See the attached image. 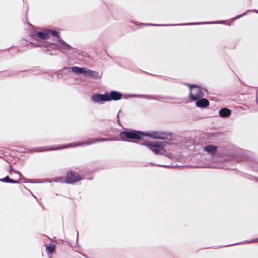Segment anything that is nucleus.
I'll return each mask as SVG.
<instances>
[{"instance_id": "5", "label": "nucleus", "mask_w": 258, "mask_h": 258, "mask_svg": "<svg viewBox=\"0 0 258 258\" xmlns=\"http://www.w3.org/2000/svg\"><path fill=\"white\" fill-rule=\"evenodd\" d=\"M92 100L95 103H99L102 101H109L108 94H94L91 97Z\"/></svg>"}, {"instance_id": "1", "label": "nucleus", "mask_w": 258, "mask_h": 258, "mask_svg": "<svg viewBox=\"0 0 258 258\" xmlns=\"http://www.w3.org/2000/svg\"><path fill=\"white\" fill-rule=\"evenodd\" d=\"M149 147L156 154H163L168 157L172 156V152L176 149V146L165 142H145L141 143Z\"/></svg>"}, {"instance_id": "16", "label": "nucleus", "mask_w": 258, "mask_h": 258, "mask_svg": "<svg viewBox=\"0 0 258 258\" xmlns=\"http://www.w3.org/2000/svg\"><path fill=\"white\" fill-rule=\"evenodd\" d=\"M59 148H61V147H57V148H55V149H59Z\"/></svg>"}, {"instance_id": "4", "label": "nucleus", "mask_w": 258, "mask_h": 258, "mask_svg": "<svg viewBox=\"0 0 258 258\" xmlns=\"http://www.w3.org/2000/svg\"><path fill=\"white\" fill-rule=\"evenodd\" d=\"M189 87L190 89L189 97L193 100H198L203 96V90L201 88L195 85H190Z\"/></svg>"}, {"instance_id": "13", "label": "nucleus", "mask_w": 258, "mask_h": 258, "mask_svg": "<svg viewBox=\"0 0 258 258\" xmlns=\"http://www.w3.org/2000/svg\"><path fill=\"white\" fill-rule=\"evenodd\" d=\"M60 47L61 49H69L70 48V46L66 44L63 41L60 40L59 42Z\"/></svg>"}, {"instance_id": "8", "label": "nucleus", "mask_w": 258, "mask_h": 258, "mask_svg": "<svg viewBox=\"0 0 258 258\" xmlns=\"http://www.w3.org/2000/svg\"><path fill=\"white\" fill-rule=\"evenodd\" d=\"M209 104V101L206 99H200L196 102V105L198 107H206Z\"/></svg>"}, {"instance_id": "12", "label": "nucleus", "mask_w": 258, "mask_h": 258, "mask_svg": "<svg viewBox=\"0 0 258 258\" xmlns=\"http://www.w3.org/2000/svg\"><path fill=\"white\" fill-rule=\"evenodd\" d=\"M46 249L48 253H51L55 249V245L54 244H50L46 246Z\"/></svg>"}, {"instance_id": "6", "label": "nucleus", "mask_w": 258, "mask_h": 258, "mask_svg": "<svg viewBox=\"0 0 258 258\" xmlns=\"http://www.w3.org/2000/svg\"><path fill=\"white\" fill-rule=\"evenodd\" d=\"M80 180L79 175L75 172H70L66 176V182L69 183L77 182Z\"/></svg>"}, {"instance_id": "11", "label": "nucleus", "mask_w": 258, "mask_h": 258, "mask_svg": "<svg viewBox=\"0 0 258 258\" xmlns=\"http://www.w3.org/2000/svg\"><path fill=\"white\" fill-rule=\"evenodd\" d=\"M37 35L42 39H47L49 38L48 31L39 32Z\"/></svg>"}, {"instance_id": "3", "label": "nucleus", "mask_w": 258, "mask_h": 258, "mask_svg": "<svg viewBox=\"0 0 258 258\" xmlns=\"http://www.w3.org/2000/svg\"><path fill=\"white\" fill-rule=\"evenodd\" d=\"M70 69L73 73L77 75L83 74L85 77L95 78H100L101 77V74L99 73L86 68L74 66L71 67Z\"/></svg>"}, {"instance_id": "10", "label": "nucleus", "mask_w": 258, "mask_h": 258, "mask_svg": "<svg viewBox=\"0 0 258 258\" xmlns=\"http://www.w3.org/2000/svg\"><path fill=\"white\" fill-rule=\"evenodd\" d=\"M219 114L222 117H227L231 114V111L227 108H222L220 110Z\"/></svg>"}, {"instance_id": "15", "label": "nucleus", "mask_w": 258, "mask_h": 258, "mask_svg": "<svg viewBox=\"0 0 258 258\" xmlns=\"http://www.w3.org/2000/svg\"><path fill=\"white\" fill-rule=\"evenodd\" d=\"M51 32L53 36L57 37L58 36V33L57 32L55 31H51Z\"/></svg>"}, {"instance_id": "14", "label": "nucleus", "mask_w": 258, "mask_h": 258, "mask_svg": "<svg viewBox=\"0 0 258 258\" xmlns=\"http://www.w3.org/2000/svg\"><path fill=\"white\" fill-rule=\"evenodd\" d=\"M2 180L4 182H12V183H16L17 182L15 181H13L11 179H10L8 177H6V178L2 179Z\"/></svg>"}, {"instance_id": "2", "label": "nucleus", "mask_w": 258, "mask_h": 258, "mask_svg": "<svg viewBox=\"0 0 258 258\" xmlns=\"http://www.w3.org/2000/svg\"><path fill=\"white\" fill-rule=\"evenodd\" d=\"M142 135L158 139H164L167 137L166 134L163 132L151 131L148 133H142L136 131L122 132L120 134V136L122 140H127L132 139H140Z\"/></svg>"}, {"instance_id": "9", "label": "nucleus", "mask_w": 258, "mask_h": 258, "mask_svg": "<svg viewBox=\"0 0 258 258\" xmlns=\"http://www.w3.org/2000/svg\"><path fill=\"white\" fill-rule=\"evenodd\" d=\"M204 149L211 155H214L216 152L217 147L213 145H208L205 146Z\"/></svg>"}, {"instance_id": "7", "label": "nucleus", "mask_w": 258, "mask_h": 258, "mask_svg": "<svg viewBox=\"0 0 258 258\" xmlns=\"http://www.w3.org/2000/svg\"><path fill=\"white\" fill-rule=\"evenodd\" d=\"M122 95L121 93L116 92L112 91L110 93V94H108V97H109V101L112 100H117L121 99Z\"/></svg>"}]
</instances>
